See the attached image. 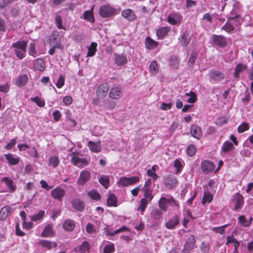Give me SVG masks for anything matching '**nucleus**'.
<instances>
[{"label": "nucleus", "instance_id": "nucleus-4", "mask_svg": "<svg viewBox=\"0 0 253 253\" xmlns=\"http://www.w3.org/2000/svg\"><path fill=\"white\" fill-rule=\"evenodd\" d=\"M116 10L109 4L101 6L99 10V15L103 18L110 17L116 14Z\"/></svg>", "mask_w": 253, "mask_h": 253}, {"label": "nucleus", "instance_id": "nucleus-18", "mask_svg": "<svg viewBox=\"0 0 253 253\" xmlns=\"http://www.w3.org/2000/svg\"><path fill=\"white\" fill-rule=\"evenodd\" d=\"M234 202L235 204L234 210H237L243 206L244 199L242 195L239 193H236L234 195Z\"/></svg>", "mask_w": 253, "mask_h": 253}, {"label": "nucleus", "instance_id": "nucleus-51", "mask_svg": "<svg viewBox=\"0 0 253 253\" xmlns=\"http://www.w3.org/2000/svg\"><path fill=\"white\" fill-rule=\"evenodd\" d=\"M87 194L92 199L95 200H99L100 198V195L95 190H92L89 191Z\"/></svg>", "mask_w": 253, "mask_h": 253}, {"label": "nucleus", "instance_id": "nucleus-19", "mask_svg": "<svg viewBox=\"0 0 253 253\" xmlns=\"http://www.w3.org/2000/svg\"><path fill=\"white\" fill-rule=\"evenodd\" d=\"M190 132L192 136L197 139H199L202 136L201 128L197 125H193L191 126Z\"/></svg>", "mask_w": 253, "mask_h": 253}, {"label": "nucleus", "instance_id": "nucleus-5", "mask_svg": "<svg viewBox=\"0 0 253 253\" xmlns=\"http://www.w3.org/2000/svg\"><path fill=\"white\" fill-rule=\"evenodd\" d=\"M1 183L6 186V190L1 192L14 193L17 189V186L13 180L9 177H4L1 179Z\"/></svg>", "mask_w": 253, "mask_h": 253}, {"label": "nucleus", "instance_id": "nucleus-31", "mask_svg": "<svg viewBox=\"0 0 253 253\" xmlns=\"http://www.w3.org/2000/svg\"><path fill=\"white\" fill-rule=\"evenodd\" d=\"M62 226L64 230L68 231H72L74 230L75 225L73 220L67 219L64 221Z\"/></svg>", "mask_w": 253, "mask_h": 253}, {"label": "nucleus", "instance_id": "nucleus-46", "mask_svg": "<svg viewBox=\"0 0 253 253\" xmlns=\"http://www.w3.org/2000/svg\"><path fill=\"white\" fill-rule=\"evenodd\" d=\"M149 69L152 74L156 75L158 72L159 68L156 61H153L151 62Z\"/></svg>", "mask_w": 253, "mask_h": 253}, {"label": "nucleus", "instance_id": "nucleus-62", "mask_svg": "<svg viewBox=\"0 0 253 253\" xmlns=\"http://www.w3.org/2000/svg\"><path fill=\"white\" fill-rule=\"evenodd\" d=\"M173 166L176 169V170L175 171L176 174H177L181 171L182 168V165L179 160L176 159L174 161Z\"/></svg>", "mask_w": 253, "mask_h": 253}, {"label": "nucleus", "instance_id": "nucleus-42", "mask_svg": "<svg viewBox=\"0 0 253 253\" xmlns=\"http://www.w3.org/2000/svg\"><path fill=\"white\" fill-rule=\"evenodd\" d=\"M59 164L58 158L56 156H53L50 157L48 159V165L52 167L53 168H56Z\"/></svg>", "mask_w": 253, "mask_h": 253}, {"label": "nucleus", "instance_id": "nucleus-26", "mask_svg": "<svg viewBox=\"0 0 253 253\" xmlns=\"http://www.w3.org/2000/svg\"><path fill=\"white\" fill-rule=\"evenodd\" d=\"M170 28L168 26L162 27L159 28L157 31V36L159 39H163L167 36L170 31Z\"/></svg>", "mask_w": 253, "mask_h": 253}, {"label": "nucleus", "instance_id": "nucleus-27", "mask_svg": "<svg viewBox=\"0 0 253 253\" xmlns=\"http://www.w3.org/2000/svg\"><path fill=\"white\" fill-rule=\"evenodd\" d=\"M34 68L40 71H43L45 69V63L43 59L38 58L34 61Z\"/></svg>", "mask_w": 253, "mask_h": 253}, {"label": "nucleus", "instance_id": "nucleus-14", "mask_svg": "<svg viewBox=\"0 0 253 253\" xmlns=\"http://www.w3.org/2000/svg\"><path fill=\"white\" fill-rule=\"evenodd\" d=\"M90 174L89 171L83 170L81 172L80 176L77 180V183L84 185L90 178Z\"/></svg>", "mask_w": 253, "mask_h": 253}, {"label": "nucleus", "instance_id": "nucleus-37", "mask_svg": "<svg viewBox=\"0 0 253 253\" xmlns=\"http://www.w3.org/2000/svg\"><path fill=\"white\" fill-rule=\"evenodd\" d=\"M107 205L109 207H116L118 203L116 196L113 194L109 195L107 199Z\"/></svg>", "mask_w": 253, "mask_h": 253}, {"label": "nucleus", "instance_id": "nucleus-9", "mask_svg": "<svg viewBox=\"0 0 253 253\" xmlns=\"http://www.w3.org/2000/svg\"><path fill=\"white\" fill-rule=\"evenodd\" d=\"M210 81L219 82L225 78L224 73L219 71L212 70L209 74Z\"/></svg>", "mask_w": 253, "mask_h": 253}, {"label": "nucleus", "instance_id": "nucleus-55", "mask_svg": "<svg viewBox=\"0 0 253 253\" xmlns=\"http://www.w3.org/2000/svg\"><path fill=\"white\" fill-rule=\"evenodd\" d=\"M144 192V196L143 199H146L149 201H151L152 199L153 198V196L152 195V189H145V190H142Z\"/></svg>", "mask_w": 253, "mask_h": 253}, {"label": "nucleus", "instance_id": "nucleus-36", "mask_svg": "<svg viewBox=\"0 0 253 253\" xmlns=\"http://www.w3.org/2000/svg\"><path fill=\"white\" fill-rule=\"evenodd\" d=\"M92 9L93 7L90 10L85 11L83 13L84 19L90 23H93L94 22Z\"/></svg>", "mask_w": 253, "mask_h": 253}, {"label": "nucleus", "instance_id": "nucleus-41", "mask_svg": "<svg viewBox=\"0 0 253 253\" xmlns=\"http://www.w3.org/2000/svg\"><path fill=\"white\" fill-rule=\"evenodd\" d=\"M247 68L246 65L243 64L242 63H239L237 64L235 68L234 71V76L235 78H238L240 73L245 70Z\"/></svg>", "mask_w": 253, "mask_h": 253}, {"label": "nucleus", "instance_id": "nucleus-56", "mask_svg": "<svg viewBox=\"0 0 253 253\" xmlns=\"http://www.w3.org/2000/svg\"><path fill=\"white\" fill-rule=\"evenodd\" d=\"M196 152V148L193 144L189 145L187 148V153L189 156H194Z\"/></svg>", "mask_w": 253, "mask_h": 253}, {"label": "nucleus", "instance_id": "nucleus-49", "mask_svg": "<svg viewBox=\"0 0 253 253\" xmlns=\"http://www.w3.org/2000/svg\"><path fill=\"white\" fill-rule=\"evenodd\" d=\"M155 166H153L151 169H149L147 171V174L148 176L151 177L154 180L158 179V176L155 172Z\"/></svg>", "mask_w": 253, "mask_h": 253}, {"label": "nucleus", "instance_id": "nucleus-10", "mask_svg": "<svg viewBox=\"0 0 253 253\" xmlns=\"http://www.w3.org/2000/svg\"><path fill=\"white\" fill-rule=\"evenodd\" d=\"M165 185L169 189H172L175 187L177 184L176 178L171 175H169L165 178Z\"/></svg>", "mask_w": 253, "mask_h": 253}, {"label": "nucleus", "instance_id": "nucleus-58", "mask_svg": "<svg viewBox=\"0 0 253 253\" xmlns=\"http://www.w3.org/2000/svg\"><path fill=\"white\" fill-rule=\"evenodd\" d=\"M249 129V124L245 122H243L238 127L237 130L238 132L242 133L245 131L248 130Z\"/></svg>", "mask_w": 253, "mask_h": 253}, {"label": "nucleus", "instance_id": "nucleus-44", "mask_svg": "<svg viewBox=\"0 0 253 253\" xmlns=\"http://www.w3.org/2000/svg\"><path fill=\"white\" fill-rule=\"evenodd\" d=\"M86 230L88 234H92L97 232L98 228L90 223L87 224L86 226Z\"/></svg>", "mask_w": 253, "mask_h": 253}, {"label": "nucleus", "instance_id": "nucleus-40", "mask_svg": "<svg viewBox=\"0 0 253 253\" xmlns=\"http://www.w3.org/2000/svg\"><path fill=\"white\" fill-rule=\"evenodd\" d=\"M97 43L94 42L91 43L90 46L88 47V51L86 56L92 57L94 56L96 51Z\"/></svg>", "mask_w": 253, "mask_h": 253}, {"label": "nucleus", "instance_id": "nucleus-52", "mask_svg": "<svg viewBox=\"0 0 253 253\" xmlns=\"http://www.w3.org/2000/svg\"><path fill=\"white\" fill-rule=\"evenodd\" d=\"M148 201H149L147 199L142 198L140 200V204L139 207L138 208L137 210H140L141 211V212H143L146 208Z\"/></svg>", "mask_w": 253, "mask_h": 253}, {"label": "nucleus", "instance_id": "nucleus-39", "mask_svg": "<svg viewBox=\"0 0 253 253\" xmlns=\"http://www.w3.org/2000/svg\"><path fill=\"white\" fill-rule=\"evenodd\" d=\"M190 41V38L188 34L185 32L181 37L180 43L182 46H185L188 45Z\"/></svg>", "mask_w": 253, "mask_h": 253}, {"label": "nucleus", "instance_id": "nucleus-63", "mask_svg": "<svg viewBox=\"0 0 253 253\" xmlns=\"http://www.w3.org/2000/svg\"><path fill=\"white\" fill-rule=\"evenodd\" d=\"M15 0H1L0 1V11L7 6L10 3Z\"/></svg>", "mask_w": 253, "mask_h": 253}, {"label": "nucleus", "instance_id": "nucleus-23", "mask_svg": "<svg viewBox=\"0 0 253 253\" xmlns=\"http://www.w3.org/2000/svg\"><path fill=\"white\" fill-rule=\"evenodd\" d=\"M39 245L42 248H45L49 250L52 248H55L57 246V243L55 242H51L45 240H41L39 242Z\"/></svg>", "mask_w": 253, "mask_h": 253}, {"label": "nucleus", "instance_id": "nucleus-38", "mask_svg": "<svg viewBox=\"0 0 253 253\" xmlns=\"http://www.w3.org/2000/svg\"><path fill=\"white\" fill-rule=\"evenodd\" d=\"M104 106L108 110H112L114 109L116 106V103L115 101L113 100L106 99L103 101Z\"/></svg>", "mask_w": 253, "mask_h": 253}, {"label": "nucleus", "instance_id": "nucleus-13", "mask_svg": "<svg viewBox=\"0 0 253 253\" xmlns=\"http://www.w3.org/2000/svg\"><path fill=\"white\" fill-rule=\"evenodd\" d=\"M215 168V165L213 162L209 160H204L201 164L202 171L206 173L212 171Z\"/></svg>", "mask_w": 253, "mask_h": 253}, {"label": "nucleus", "instance_id": "nucleus-47", "mask_svg": "<svg viewBox=\"0 0 253 253\" xmlns=\"http://www.w3.org/2000/svg\"><path fill=\"white\" fill-rule=\"evenodd\" d=\"M213 199V196L211 194L208 192H205L203 197L202 203L205 204L206 203H210Z\"/></svg>", "mask_w": 253, "mask_h": 253}, {"label": "nucleus", "instance_id": "nucleus-32", "mask_svg": "<svg viewBox=\"0 0 253 253\" xmlns=\"http://www.w3.org/2000/svg\"><path fill=\"white\" fill-rule=\"evenodd\" d=\"M4 157L8 161V164L11 166L17 165L20 161L19 157H14L11 154H4Z\"/></svg>", "mask_w": 253, "mask_h": 253}, {"label": "nucleus", "instance_id": "nucleus-15", "mask_svg": "<svg viewBox=\"0 0 253 253\" xmlns=\"http://www.w3.org/2000/svg\"><path fill=\"white\" fill-rule=\"evenodd\" d=\"M114 62L118 66H123L127 62V57L123 54L114 53Z\"/></svg>", "mask_w": 253, "mask_h": 253}, {"label": "nucleus", "instance_id": "nucleus-17", "mask_svg": "<svg viewBox=\"0 0 253 253\" xmlns=\"http://www.w3.org/2000/svg\"><path fill=\"white\" fill-rule=\"evenodd\" d=\"M71 204L74 208L79 211H83L84 209L85 205L84 202L81 199L76 198L73 199Z\"/></svg>", "mask_w": 253, "mask_h": 253}, {"label": "nucleus", "instance_id": "nucleus-22", "mask_svg": "<svg viewBox=\"0 0 253 253\" xmlns=\"http://www.w3.org/2000/svg\"><path fill=\"white\" fill-rule=\"evenodd\" d=\"M122 15L130 21H134L136 18L135 12L130 9H126L123 10Z\"/></svg>", "mask_w": 253, "mask_h": 253}, {"label": "nucleus", "instance_id": "nucleus-20", "mask_svg": "<svg viewBox=\"0 0 253 253\" xmlns=\"http://www.w3.org/2000/svg\"><path fill=\"white\" fill-rule=\"evenodd\" d=\"M182 17L177 13L170 14L168 17V22L171 25H176L180 23Z\"/></svg>", "mask_w": 253, "mask_h": 253}, {"label": "nucleus", "instance_id": "nucleus-35", "mask_svg": "<svg viewBox=\"0 0 253 253\" xmlns=\"http://www.w3.org/2000/svg\"><path fill=\"white\" fill-rule=\"evenodd\" d=\"M53 232L52 231V227L51 225L49 224L45 226L44 230L41 234V236L42 237H49L52 236Z\"/></svg>", "mask_w": 253, "mask_h": 253}, {"label": "nucleus", "instance_id": "nucleus-45", "mask_svg": "<svg viewBox=\"0 0 253 253\" xmlns=\"http://www.w3.org/2000/svg\"><path fill=\"white\" fill-rule=\"evenodd\" d=\"M98 181L105 188H107L110 182L108 176L102 175L99 178Z\"/></svg>", "mask_w": 253, "mask_h": 253}, {"label": "nucleus", "instance_id": "nucleus-8", "mask_svg": "<svg viewBox=\"0 0 253 253\" xmlns=\"http://www.w3.org/2000/svg\"><path fill=\"white\" fill-rule=\"evenodd\" d=\"M194 236L190 235L187 239L182 250L183 253H190V252L194 248L195 245Z\"/></svg>", "mask_w": 253, "mask_h": 253}, {"label": "nucleus", "instance_id": "nucleus-34", "mask_svg": "<svg viewBox=\"0 0 253 253\" xmlns=\"http://www.w3.org/2000/svg\"><path fill=\"white\" fill-rule=\"evenodd\" d=\"M11 212V208L8 206L3 207L0 211V219H4Z\"/></svg>", "mask_w": 253, "mask_h": 253}, {"label": "nucleus", "instance_id": "nucleus-2", "mask_svg": "<svg viewBox=\"0 0 253 253\" xmlns=\"http://www.w3.org/2000/svg\"><path fill=\"white\" fill-rule=\"evenodd\" d=\"M27 45V42L24 40L17 41L12 44V47L14 48V52L19 59L25 57Z\"/></svg>", "mask_w": 253, "mask_h": 253}, {"label": "nucleus", "instance_id": "nucleus-48", "mask_svg": "<svg viewBox=\"0 0 253 253\" xmlns=\"http://www.w3.org/2000/svg\"><path fill=\"white\" fill-rule=\"evenodd\" d=\"M161 210V209H154L152 212V217L154 219H159L161 217L162 215L163 214V212Z\"/></svg>", "mask_w": 253, "mask_h": 253}, {"label": "nucleus", "instance_id": "nucleus-53", "mask_svg": "<svg viewBox=\"0 0 253 253\" xmlns=\"http://www.w3.org/2000/svg\"><path fill=\"white\" fill-rule=\"evenodd\" d=\"M210 247L209 243L203 242L200 246V250L203 253H209Z\"/></svg>", "mask_w": 253, "mask_h": 253}, {"label": "nucleus", "instance_id": "nucleus-12", "mask_svg": "<svg viewBox=\"0 0 253 253\" xmlns=\"http://www.w3.org/2000/svg\"><path fill=\"white\" fill-rule=\"evenodd\" d=\"M122 95V91L119 86H113L111 88L109 92V97L113 99L120 98Z\"/></svg>", "mask_w": 253, "mask_h": 253}, {"label": "nucleus", "instance_id": "nucleus-30", "mask_svg": "<svg viewBox=\"0 0 253 253\" xmlns=\"http://www.w3.org/2000/svg\"><path fill=\"white\" fill-rule=\"evenodd\" d=\"M145 44L147 49H153L158 46V42L153 40L150 37H147L145 39Z\"/></svg>", "mask_w": 253, "mask_h": 253}, {"label": "nucleus", "instance_id": "nucleus-7", "mask_svg": "<svg viewBox=\"0 0 253 253\" xmlns=\"http://www.w3.org/2000/svg\"><path fill=\"white\" fill-rule=\"evenodd\" d=\"M109 89V85L107 83H104L98 86L96 90L97 96L100 98L106 97Z\"/></svg>", "mask_w": 253, "mask_h": 253}, {"label": "nucleus", "instance_id": "nucleus-24", "mask_svg": "<svg viewBox=\"0 0 253 253\" xmlns=\"http://www.w3.org/2000/svg\"><path fill=\"white\" fill-rule=\"evenodd\" d=\"M180 219L178 215H175L166 223V227L169 229H173L179 223Z\"/></svg>", "mask_w": 253, "mask_h": 253}, {"label": "nucleus", "instance_id": "nucleus-6", "mask_svg": "<svg viewBox=\"0 0 253 253\" xmlns=\"http://www.w3.org/2000/svg\"><path fill=\"white\" fill-rule=\"evenodd\" d=\"M211 43L217 46L223 48L227 43V39L223 36L213 34L211 37Z\"/></svg>", "mask_w": 253, "mask_h": 253}, {"label": "nucleus", "instance_id": "nucleus-54", "mask_svg": "<svg viewBox=\"0 0 253 253\" xmlns=\"http://www.w3.org/2000/svg\"><path fill=\"white\" fill-rule=\"evenodd\" d=\"M115 251V246L112 243L105 245L103 253H113Z\"/></svg>", "mask_w": 253, "mask_h": 253}, {"label": "nucleus", "instance_id": "nucleus-61", "mask_svg": "<svg viewBox=\"0 0 253 253\" xmlns=\"http://www.w3.org/2000/svg\"><path fill=\"white\" fill-rule=\"evenodd\" d=\"M31 100L35 102L40 107H43L45 105L44 100L38 96L32 98Z\"/></svg>", "mask_w": 253, "mask_h": 253}, {"label": "nucleus", "instance_id": "nucleus-33", "mask_svg": "<svg viewBox=\"0 0 253 253\" xmlns=\"http://www.w3.org/2000/svg\"><path fill=\"white\" fill-rule=\"evenodd\" d=\"M28 78L26 75H20L16 80L15 84L19 87L24 86L27 83Z\"/></svg>", "mask_w": 253, "mask_h": 253}, {"label": "nucleus", "instance_id": "nucleus-16", "mask_svg": "<svg viewBox=\"0 0 253 253\" xmlns=\"http://www.w3.org/2000/svg\"><path fill=\"white\" fill-rule=\"evenodd\" d=\"M71 162L75 166L78 167H83L87 165L88 163L86 160L81 158L77 156L72 157Z\"/></svg>", "mask_w": 253, "mask_h": 253}, {"label": "nucleus", "instance_id": "nucleus-60", "mask_svg": "<svg viewBox=\"0 0 253 253\" xmlns=\"http://www.w3.org/2000/svg\"><path fill=\"white\" fill-rule=\"evenodd\" d=\"M228 122V119L226 117L222 116L218 118L215 122L217 126H222L223 125L226 124Z\"/></svg>", "mask_w": 253, "mask_h": 253}, {"label": "nucleus", "instance_id": "nucleus-64", "mask_svg": "<svg viewBox=\"0 0 253 253\" xmlns=\"http://www.w3.org/2000/svg\"><path fill=\"white\" fill-rule=\"evenodd\" d=\"M252 220V218H250V220L246 221V218L244 216L241 215L239 217V220L240 222L244 226H248L251 224V220Z\"/></svg>", "mask_w": 253, "mask_h": 253}, {"label": "nucleus", "instance_id": "nucleus-25", "mask_svg": "<svg viewBox=\"0 0 253 253\" xmlns=\"http://www.w3.org/2000/svg\"><path fill=\"white\" fill-rule=\"evenodd\" d=\"M226 239L227 242L225 245H227L229 243H232L234 247L233 253H237L238 248L240 246V242L236 239L234 238L233 235L227 236Z\"/></svg>", "mask_w": 253, "mask_h": 253}, {"label": "nucleus", "instance_id": "nucleus-50", "mask_svg": "<svg viewBox=\"0 0 253 253\" xmlns=\"http://www.w3.org/2000/svg\"><path fill=\"white\" fill-rule=\"evenodd\" d=\"M186 96H190L189 98L187 99V102L190 103H193L197 100L196 95L195 93L193 91L185 93Z\"/></svg>", "mask_w": 253, "mask_h": 253}, {"label": "nucleus", "instance_id": "nucleus-43", "mask_svg": "<svg viewBox=\"0 0 253 253\" xmlns=\"http://www.w3.org/2000/svg\"><path fill=\"white\" fill-rule=\"evenodd\" d=\"M90 248V244L88 242H83L80 248V253H88Z\"/></svg>", "mask_w": 253, "mask_h": 253}, {"label": "nucleus", "instance_id": "nucleus-1", "mask_svg": "<svg viewBox=\"0 0 253 253\" xmlns=\"http://www.w3.org/2000/svg\"><path fill=\"white\" fill-rule=\"evenodd\" d=\"M158 205L159 208L164 211H167L168 205L171 207H179L178 202L169 195H167L166 197H161L159 200Z\"/></svg>", "mask_w": 253, "mask_h": 253}, {"label": "nucleus", "instance_id": "nucleus-11", "mask_svg": "<svg viewBox=\"0 0 253 253\" xmlns=\"http://www.w3.org/2000/svg\"><path fill=\"white\" fill-rule=\"evenodd\" d=\"M51 195L54 199L61 201L65 195V191L63 189L57 187L51 191Z\"/></svg>", "mask_w": 253, "mask_h": 253}, {"label": "nucleus", "instance_id": "nucleus-59", "mask_svg": "<svg viewBox=\"0 0 253 253\" xmlns=\"http://www.w3.org/2000/svg\"><path fill=\"white\" fill-rule=\"evenodd\" d=\"M45 212L44 211H40L37 214L33 215L31 217L33 221H38L41 219L44 215Z\"/></svg>", "mask_w": 253, "mask_h": 253}, {"label": "nucleus", "instance_id": "nucleus-21", "mask_svg": "<svg viewBox=\"0 0 253 253\" xmlns=\"http://www.w3.org/2000/svg\"><path fill=\"white\" fill-rule=\"evenodd\" d=\"M87 146L89 150L92 152L98 153L100 152L101 150L100 141L97 142L89 141L87 143Z\"/></svg>", "mask_w": 253, "mask_h": 253}, {"label": "nucleus", "instance_id": "nucleus-3", "mask_svg": "<svg viewBox=\"0 0 253 253\" xmlns=\"http://www.w3.org/2000/svg\"><path fill=\"white\" fill-rule=\"evenodd\" d=\"M139 180V177L137 176L128 177L122 176L120 178L117 184L119 187H126L136 183L138 182Z\"/></svg>", "mask_w": 253, "mask_h": 253}, {"label": "nucleus", "instance_id": "nucleus-57", "mask_svg": "<svg viewBox=\"0 0 253 253\" xmlns=\"http://www.w3.org/2000/svg\"><path fill=\"white\" fill-rule=\"evenodd\" d=\"M55 22L57 28L59 29H64L62 25V18L58 15H57L55 17Z\"/></svg>", "mask_w": 253, "mask_h": 253}, {"label": "nucleus", "instance_id": "nucleus-29", "mask_svg": "<svg viewBox=\"0 0 253 253\" xmlns=\"http://www.w3.org/2000/svg\"><path fill=\"white\" fill-rule=\"evenodd\" d=\"M234 17H230L228 19V21L226 23V24L223 25L221 28V30H224L227 33H230L234 30V27L231 23V21L234 20Z\"/></svg>", "mask_w": 253, "mask_h": 253}, {"label": "nucleus", "instance_id": "nucleus-28", "mask_svg": "<svg viewBox=\"0 0 253 253\" xmlns=\"http://www.w3.org/2000/svg\"><path fill=\"white\" fill-rule=\"evenodd\" d=\"M234 147L232 142L229 141H225L221 147V151L225 154H227L233 150Z\"/></svg>", "mask_w": 253, "mask_h": 253}]
</instances>
